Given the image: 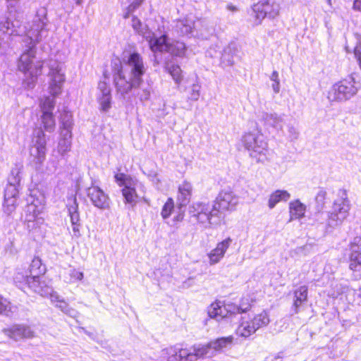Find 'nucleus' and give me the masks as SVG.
<instances>
[{
    "label": "nucleus",
    "instance_id": "1",
    "mask_svg": "<svg viewBox=\"0 0 361 361\" xmlns=\"http://www.w3.org/2000/svg\"><path fill=\"white\" fill-rule=\"evenodd\" d=\"M147 70L141 55L130 52L123 58L122 63H115L113 70L114 83L118 94L123 99L135 90L140 89L138 93L141 101H147L150 97L151 87H143L145 75Z\"/></svg>",
    "mask_w": 361,
    "mask_h": 361
},
{
    "label": "nucleus",
    "instance_id": "2",
    "mask_svg": "<svg viewBox=\"0 0 361 361\" xmlns=\"http://www.w3.org/2000/svg\"><path fill=\"white\" fill-rule=\"evenodd\" d=\"M37 21L34 30L30 31V35L24 37L21 42L22 54L18 60V69L32 79L42 73V63L36 60L37 44L48 36L49 29L43 28V21Z\"/></svg>",
    "mask_w": 361,
    "mask_h": 361
},
{
    "label": "nucleus",
    "instance_id": "3",
    "mask_svg": "<svg viewBox=\"0 0 361 361\" xmlns=\"http://www.w3.org/2000/svg\"><path fill=\"white\" fill-rule=\"evenodd\" d=\"M22 162L15 164L8 177V183L4 190L3 212L8 217L14 219V214L18 206L17 199L21 189L20 181L23 171Z\"/></svg>",
    "mask_w": 361,
    "mask_h": 361
},
{
    "label": "nucleus",
    "instance_id": "4",
    "mask_svg": "<svg viewBox=\"0 0 361 361\" xmlns=\"http://www.w3.org/2000/svg\"><path fill=\"white\" fill-rule=\"evenodd\" d=\"M49 69L48 75L49 77V91L53 97H46L41 102L43 113L45 111L52 112L54 108V97L61 94L63 84L65 82V74L62 71V65L56 60H49L48 63Z\"/></svg>",
    "mask_w": 361,
    "mask_h": 361
},
{
    "label": "nucleus",
    "instance_id": "5",
    "mask_svg": "<svg viewBox=\"0 0 361 361\" xmlns=\"http://www.w3.org/2000/svg\"><path fill=\"white\" fill-rule=\"evenodd\" d=\"M47 16V8L44 7H41L37 11L36 15L35 16L32 21V24L29 26V27H27V26L23 23V16L19 14L15 16L13 19L8 18L6 20H5L3 27H6V33L9 35L21 36L23 37H27L30 35V31L34 30L35 24H39L38 22H36L37 21L38 18H39L40 23L41 21H43V28L48 29L47 26L49 25V20ZM23 39V38H22V39Z\"/></svg>",
    "mask_w": 361,
    "mask_h": 361
},
{
    "label": "nucleus",
    "instance_id": "6",
    "mask_svg": "<svg viewBox=\"0 0 361 361\" xmlns=\"http://www.w3.org/2000/svg\"><path fill=\"white\" fill-rule=\"evenodd\" d=\"M245 148L250 157L257 163L267 160L268 145L264 135L257 129L246 133L242 139Z\"/></svg>",
    "mask_w": 361,
    "mask_h": 361
},
{
    "label": "nucleus",
    "instance_id": "7",
    "mask_svg": "<svg viewBox=\"0 0 361 361\" xmlns=\"http://www.w3.org/2000/svg\"><path fill=\"white\" fill-rule=\"evenodd\" d=\"M361 88L359 76L353 73L335 83L329 92L328 98L332 102H344L355 96Z\"/></svg>",
    "mask_w": 361,
    "mask_h": 361
},
{
    "label": "nucleus",
    "instance_id": "8",
    "mask_svg": "<svg viewBox=\"0 0 361 361\" xmlns=\"http://www.w3.org/2000/svg\"><path fill=\"white\" fill-rule=\"evenodd\" d=\"M337 198L333 204L331 211L329 212L326 220V229H334L341 226L349 214L350 208V201L348 199L346 192L340 190Z\"/></svg>",
    "mask_w": 361,
    "mask_h": 361
},
{
    "label": "nucleus",
    "instance_id": "9",
    "mask_svg": "<svg viewBox=\"0 0 361 361\" xmlns=\"http://www.w3.org/2000/svg\"><path fill=\"white\" fill-rule=\"evenodd\" d=\"M114 178L117 184L123 187L121 192L125 204H128L129 207L133 208L139 198L137 190L142 188V184L136 178L123 173H116Z\"/></svg>",
    "mask_w": 361,
    "mask_h": 361
},
{
    "label": "nucleus",
    "instance_id": "10",
    "mask_svg": "<svg viewBox=\"0 0 361 361\" xmlns=\"http://www.w3.org/2000/svg\"><path fill=\"white\" fill-rule=\"evenodd\" d=\"M198 345L184 348L179 345L165 348L161 351V358L166 361H196L202 356Z\"/></svg>",
    "mask_w": 361,
    "mask_h": 361
},
{
    "label": "nucleus",
    "instance_id": "11",
    "mask_svg": "<svg viewBox=\"0 0 361 361\" xmlns=\"http://www.w3.org/2000/svg\"><path fill=\"white\" fill-rule=\"evenodd\" d=\"M191 218L202 224L217 225L220 223L218 212L214 206L206 202H195L189 207Z\"/></svg>",
    "mask_w": 361,
    "mask_h": 361
},
{
    "label": "nucleus",
    "instance_id": "12",
    "mask_svg": "<svg viewBox=\"0 0 361 361\" xmlns=\"http://www.w3.org/2000/svg\"><path fill=\"white\" fill-rule=\"evenodd\" d=\"M270 320L267 312L263 311L255 315L252 319H245L241 317V322L236 329L239 336L247 338L253 334L259 328L266 326Z\"/></svg>",
    "mask_w": 361,
    "mask_h": 361
},
{
    "label": "nucleus",
    "instance_id": "13",
    "mask_svg": "<svg viewBox=\"0 0 361 361\" xmlns=\"http://www.w3.org/2000/svg\"><path fill=\"white\" fill-rule=\"evenodd\" d=\"M280 11L279 4L274 0H261L254 4L252 12L255 13V24L259 25L262 20L267 17L269 18H276Z\"/></svg>",
    "mask_w": 361,
    "mask_h": 361
},
{
    "label": "nucleus",
    "instance_id": "14",
    "mask_svg": "<svg viewBox=\"0 0 361 361\" xmlns=\"http://www.w3.org/2000/svg\"><path fill=\"white\" fill-rule=\"evenodd\" d=\"M238 203V197L230 190H222L216 197L213 206L214 209L218 212L219 221L224 217V212L233 211Z\"/></svg>",
    "mask_w": 361,
    "mask_h": 361
},
{
    "label": "nucleus",
    "instance_id": "15",
    "mask_svg": "<svg viewBox=\"0 0 361 361\" xmlns=\"http://www.w3.org/2000/svg\"><path fill=\"white\" fill-rule=\"evenodd\" d=\"M236 312H238L236 305L233 303L223 304L220 301L212 303L207 310L209 317L218 322H228V320L231 322L232 317L237 314Z\"/></svg>",
    "mask_w": 361,
    "mask_h": 361
},
{
    "label": "nucleus",
    "instance_id": "16",
    "mask_svg": "<svg viewBox=\"0 0 361 361\" xmlns=\"http://www.w3.org/2000/svg\"><path fill=\"white\" fill-rule=\"evenodd\" d=\"M349 269L354 280L361 278V237L356 236L349 245Z\"/></svg>",
    "mask_w": 361,
    "mask_h": 361
},
{
    "label": "nucleus",
    "instance_id": "17",
    "mask_svg": "<svg viewBox=\"0 0 361 361\" xmlns=\"http://www.w3.org/2000/svg\"><path fill=\"white\" fill-rule=\"evenodd\" d=\"M47 140L45 134L42 129H36L34 131L32 145L30 148V154L32 161L37 164H42L47 154Z\"/></svg>",
    "mask_w": 361,
    "mask_h": 361
},
{
    "label": "nucleus",
    "instance_id": "18",
    "mask_svg": "<svg viewBox=\"0 0 361 361\" xmlns=\"http://www.w3.org/2000/svg\"><path fill=\"white\" fill-rule=\"evenodd\" d=\"M39 203L38 200H30L25 206L24 213L20 215V220L26 225L29 231L36 228L43 222V219L38 216L40 213Z\"/></svg>",
    "mask_w": 361,
    "mask_h": 361
},
{
    "label": "nucleus",
    "instance_id": "19",
    "mask_svg": "<svg viewBox=\"0 0 361 361\" xmlns=\"http://www.w3.org/2000/svg\"><path fill=\"white\" fill-rule=\"evenodd\" d=\"M87 196L91 203L97 208L100 209H108L110 206V199L99 187L93 184L87 188Z\"/></svg>",
    "mask_w": 361,
    "mask_h": 361
},
{
    "label": "nucleus",
    "instance_id": "20",
    "mask_svg": "<svg viewBox=\"0 0 361 361\" xmlns=\"http://www.w3.org/2000/svg\"><path fill=\"white\" fill-rule=\"evenodd\" d=\"M66 207L71 219L73 235L75 237L79 238L81 235L80 229L82 224L80 222L78 203L75 196L68 198Z\"/></svg>",
    "mask_w": 361,
    "mask_h": 361
},
{
    "label": "nucleus",
    "instance_id": "21",
    "mask_svg": "<svg viewBox=\"0 0 361 361\" xmlns=\"http://www.w3.org/2000/svg\"><path fill=\"white\" fill-rule=\"evenodd\" d=\"M232 341V337H222L210 341L206 345H198L200 350V355H201L202 357L204 356L212 357L216 352L220 351L228 345H231Z\"/></svg>",
    "mask_w": 361,
    "mask_h": 361
},
{
    "label": "nucleus",
    "instance_id": "22",
    "mask_svg": "<svg viewBox=\"0 0 361 361\" xmlns=\"http://www.w3.org/2000/svg\"><path fill=\"white\" fill-rule=\"evenodd\" d=\"M4 334L10 338L18 341L23 338H31L35 336V331L30 326L25 324H13L3 329Z\"/></svg>",
    "mask_w": 361,
    "mask_h": 361
},
{
    "label": "nucleus",
    "instance_id": "23",
    "mask_svg": "<svg viewBox=\"0 0 361 361\" xmlns=\"http://www.w3.org/2000/svg\"><path fill=\"white\" fill-rule=\"evenodd\" d=\"M231 243L232 239L230 237L217 243L216 247L207 254L209 264L214 265L219 263L224 258Z\"/></svg>",
    "mask_w": 361,
    "mask_h": 361
},
{
    "label": "nucleus",
    "instance_id": "24",
    "mask_svg": "<svg viewBox=\"0 0 361 361\" xmlns=\"http://www.w3.org/2000/svg\"><path fill=\"white\" fill-rule=\"evenodd\" d=\"M259 119L264 121V124L270 126L277 130H281L284 123L283 115H278L276 113L262 112L259 116Z\"/></svg>",
    "mask_w": 361,
    "mask_h": 361
},
{
    "label": "nucleus",
    "instance_id": "25",
    "mask_svg": "<svg viewBox=\"0 0 361 361\" xmlns=\"http://www.w3.org/2000/svg\"><path fill=\"white\" fill-rule=\"evenodd\" d=\"M149 47L153 52H164L167 50L169 42H168V37L166 35H163L161 37H156L154 34H152L150 32L147 35Z\"/></svg>",
    "mask_w": 361,
    "mask_h": 361
},
{
    "label": "nucleus",
    "instance_id": "26",
    "mask_svg": "<svg viewBox=\"0 0 361 361\" xmlns=\"http://www.w3.org/2000/svg\"><path fill=\"white\" fill-rule=\"evenodd\" d=\"M196 23L188 18L178 20L175 26L176 31L181 36H192L197 25Z\"/></svg>",
    "mask_w": 361,
    "mask_h": 361
},
{
    "label": "nucleus",
    "instance_id": "27",
    "mask_svg": "<svg viewBox=\"0 0 361 361\" xmlns=\"http://www.w3.org/2000/svg\"><path fill=\"white\" fill-rule=\"evenodd\" d=\"M307 286H301L294 290L293 303L291 307L292 314H295L299 312V308L302 306V303L307 300Z\"/></svg>",
    "mask_w": 361,
    "mask_h": 361
},
{
    "label": "nucleus",
    "instance_id": "28",
    "mask_svg": "<svg viewBox=\"0 0 361 361\" xmlns=\"http://www.w3.org/2000/svg\"><path fill=\"white\" fill-rule=\"evenodd\" d=\"M192 186L190 183L185 180L178 187V201L180 205L185 206L192 196Z\"/></svg>",
    "mask_w": 361,
    "mask_h": 361
},
{
    "label": "nucleus",
    "instance_id": "29",
    "mask_svg": "<svg viewBox=\"0 0 361 361\" xmlns=\"http://www.w3.org/2000/svg\"><path fill=\"white\" fill-rule=\"evenodd\" d=\"M42 279V277L41 275H38V276H31L26 288L43 297H47L48 295L51 293V288H45L44 290L42 289L39 286Z\"/></svg>",
    "mask_w": 361,
    "mask_h": 361
},
{
    "label": "nucleus",
    "instance_id": "30",
    "mask_svg": "<svg viewBox=\"0 0 361 361\" xmlns=\"http://www.w3.org/2000/svg\"><path fill=\"white\" fill-rule=\"evenodd\" d=\"M306 206L299 200H295L289 203L290 221L294 219H300L304 216Z\"/></svg>",
    "mask_w": 361,
    "mask_h": 361
},
{
    "label": "nucleus",
    "instance_id": "31",
    "mask_svg": "<svg viewBox=\"0 0 361 361\" xmlns=\"http://www.w3.org/2000/svg\"><path fill=\"white\" fill-rule=\"evenodd\" d=\"M195 25H197L195 29L196 35L202 39H208L214 34V27L209 26L205 20H198Z\"/></svg>",
    "mask_w": 361,
    "mask_h": 361
},
{
    "label": "nucleus",
    "instance_id": "32",
    "mask_svg": "<svg viewBox=\"0 0 361 361\" xmlns=\"http://www.w3.org/2000/svg\"><path fill=\"white\" fill-rule=\"evenodd\" d=\"M30 276L28 271L18 268L13 276V281L19 288L25 291Z\"/></svg>",
    "mask_w": 361,
    "mask_h": 361
},
{
    "label": "nucleus",
    "instance_id": "33",
    "mask_svg": "<svg viewBox=\"0 0 361 361\" xmlns=\"http://www.w3.org/2000/svg\"><path fill=\"white\" fill-rule=\"evenodd\" d=\"M290 197V195L287 190H277L270 195L268 206L270 209H273L276 204L282 201L286 202Z\"/></svg>",
    "mask_w": 361,
    "mask_h": 361
},
{
    "label": "nucleus",
    "instance_id": "34",
    "mask_svg": "<svg viewBox=\"0 0 361 361\" xmlns=\"http://www.w3.org/2000/svg\"><path fill=\"white\" fill-rule=\"evenodd\" d=\"M61 138L59 142V151L63 154L71 149L72 133L68 130H61Z\"/></svg>",
    "mask_w": 361,
    "mask_h": 361
},
{
    "label": "nucleus",
    "instance_id": "35",
    "mask_svg": "<svg viewBox=\"0 0 361 361\" xmlns=\"http://www.w3.org/2000/svg\"><path fill=\"white\" fill-rule=\"evenodd\" d=\"M185 50L186 47L185 43L180 41H175L169 44L166 52L176 56L182 57L185 55Z\"/></svg>",
    "mask_w": 361,
    "mask_h": 361
},
{
    "label": "nucleus",
    "instance_id": "36",
    "mask_svg": "<svg viewBox=\"0 0 361 361\" xmlns=\"http://www.w3.org/2000/svg\"><path fill=\"white\" fill-rule=\"evenodd\" d=\"M16 309L8 300L0 295V315L12 317Z\"/></svg>",
    "mask_w": 361,
    "mask_h": 361
},
{
    "label": "nucleus",
    "instance_id": "37",
    "mask_svg": "<svg viewBox=\"0 0 361 361\" xmlns=\"http://www.w3.org/2000/svg\"><path fill=\"white\" fill-rule=\"evenodd\" d=\"M46 271V267L42 264V260L39 257H35L28 270V272L31 276H38V275H42Z\"/></svg>",
    "mask_w": 361,
    "mask_h": 361
},
{
    "label": "nucleus",
    "instance_id": "38",
    "mask_svg": "<svg viewBox=\"0 0 361 361\" xmlns=\"http://www.w3.org/2000/svg\"><path fill=\"white\" fill-rule=\"evenodd\" d=\"M42 121L44 128L48 131L51 132L55 127V121L52 112L45 111L42 116Z\"/></svg>",
    "mask_w": 361,
    "mask_h": 361
},
{
    "label": "nucleus",
    "instance_id": "39",
    "mask_svg": "<svg viewBox=\"0 0 361 361\" xmlns=\"http://www.w3.org/2000/svg\"><path fill=\"white\" fill-rule=\"evenodd\" d=\"M56 307L71 318L76 319L79 316V312L64 300L61 301L59 304H56Z\"/></svg>",
    "mask_w": 361,
    "mask_h": 361
},
{
    "label": "nucleus",
    "instance_id": "40",
    "mask_svg": "<svg viewBox=\"0 0 361 361\" xmlns=\"http://www.w3.org/2000/svg\"><path fill=\"white\" fill-rule=\"evenodd\" d=\"M72 126V114L70 112L64 111L61 115V131L68 130L70 133H71Z\"/></svg>",
    "mask_w": 361,
    "mask_h": 361
},
{
    "label": "nucleus",
    "instance_id": "41",
    "mask_svg": "<svg viewBox=\"0 0 361 361\" xmlns=\"http://www.w3.org/2000/svg\"><path fill=\"white\" fill-rule=\"evenodd\" d=\"M233 54L234 50L231 47V46H228L224 49L221 56V63L225 66H230L233 65L234 59H233Z\"/></svg>",
    "mask_w": 361,
    "mask_h": 361
},
{
    "label": "nucleus",
    "instance_id": "42",
    "mask_svg": "<svg viewBox=\"0 0 361 361\" xmlns=\"http://www.w3.org/2000/svg\"><path fill=\"white\" fill-rule=\"evenodd\" d=\"M132 27L133 30L138 34L143 35L146 39H148V30L146 26L143 25L140 19L133 16L132 18Z\"/></svg>",
    "mask_w": 361,
    "mask_h": 361
},
{
    "label": "nucleus",
    "instance_id": "43",
    "mask_svg": "<svg viewBox=\"0 0 361 361\" xmlns=\"http://www.w3.org/2000/svg\"><path fill=\"white\" fill-rule=\"evenodd\" d=\"M326 197V192L324 189H319L316 197L315 202L317 203V210L318 212V215H323L324 213L321 212L323 209L325 204V200Z\"/></svg>",
    "mask_w": 361,
    "mask_h": 361
},
{
    "label": "nucleus",
    "instance_id": "44",
    "mask_svg": "<svg viewBox=\"0 0 361 361\" xmlns=\"http://www.w3.org/2000/svg\"><path fill=\"white\" fill-rule=\"evenodd\" d=\"M166 69L176 83L179 84L182 80V71L178 65L167 64Z\"/></svg>",
    "mask_w": 361,
    "mask_h": 361
},
{
    "label": "nucleus",
    "instance_id": "45",
    "mask_svg": "<svg viewBox=\"0 0 361 361\" xmlns=\"http://www.w3.org/2000/svg\"><path fill=\"white\" fill-rule=\"evenodd\" d=\"M97 99L99 104V110L102 112H108L111 108V96H97Z\"/></svg>",
    "mask_w": 361,
    "mask_h": 361
},
{
    "label": "nucleus",
    "instance_id": "46",
    "mask_svg": "<svg viewBox=\"0 0 361 361\" xmlns=\"http://www.w3.org/2000/svg\"><path fill=\"white\" fill-rule=\"evenodd\" d=\"M174 209V202L172 198H168L167 201L164 204L161 215L164 219L169 218Z\"/></svg>",
    "mask_w": 361,
    "mask_h": 361
},
{
    "label": "nucleus",
    "instance_id": "47",
    "mask_svg": "<svg viewBox=\"0 0 361 361\" xmlns=\"http://www.w3.org/2000/svg\"><path fill=\"white\" fill-rule=\"evenodd\" d=\"M251 301L252 300L247 297L243 298L239 305H237L238 312H236V313L240 314L248 311L251 307Z\"/></svg>",
    "mask_w": 361,
    "mask_h": 361
},
{
    "label": "nucleus",
    "instance_id": "48",
    "mask_svg": "<svg viewBox=\"0 0 361 361\" xmlns=\"http://www.w3.org/2000/svg\"><path fill=\"white\" fill-rule=\"evenodd\" d=\"M97 89L99 90V94L97 96H111V88L106 82L99 81L98 83Z\"/></svg>",
    "mask_w": 361,
    "mask_h": 361
},
{
    "label": "nucleus",
    "instance_id": "49",
    "mask_svg": "<svg viewBox=\"0 0 361 361\" xmlns=\"http://www.w3.org/2000/svg\"><path fill=\"white\" fill-rule=\"evenodd\" d=\"M314 250V245L312 244L307 243L303 246L298 247L295 251V253L299 255L306 256L310 254Z\"/></svg>",
    "mask_w": 361,
    "mask_h": 361
},
{
    "label": "nucleus",
    "instance_id": "50",
    "mask_svg": "<svg viewBox=\"0 0 361 361\" xmlns=\"http://www.w3.org/2000/svg\"><path fill=\"white\" fill-rule=\"evenodd\" d=\"M270 80L273 81L272 89L274 93L277 94L280 92V80L279 78V73L276 71H274L270 75Z\"/></svg>",
    "mask_w": 361,
    "mask_h": 361
},
{
    "label": "nucleus",
    "instance_id": "51",
    "mask_svg": "<svg viewBox=\"0 0 361 361\" xmlns=\"http://www.w3.org/2000/svg\"><path fill=\"white\" fill-rule=\"evenodd\" d=\"M143 1L144 0H135L133 2H132L126 9V12L123 16L124 18H129L130 15L141 5Z\"/></svg>",
    "mask_w": 361,
    "mask_h": 361
},
{
    "label": "nucleus",
    "instance_id": "52",
    "mask_svg": "<svg viewBox=\"0 0 361 361\" xmlns=\"http://www.w3.org/2000/svg\"><path fill=\"white\" fill-rule=\"evenodd\" d=\"M200 88L201 87L199 84H192L188 99L192 101L198 100L200 95Z\"/></svg>",
    "mask_w": 361,
    "mask_h": 361
},
{
    "label": "nucleus",
    "instance_id": "53",
    "mask_svg": "<svg viewBox=\"0 0 361 361\" xmlns=\"http://www.w3.org/2000/svg\"><path fill=\"white\" fill-rule=\"evenodd\" d=\"M47 297H49L52 303L59 304L61 301H63V300L60 299V296L53 290L51 288V293L48 295Z\"/></svg>",
    "mask_w": 361,
    "mask_h": 361
},
{
    "label": "nucleus",
    "instance_id": "54",
    "mask_svg": "<svg viewBox=\"0 0 361 361\" xmlns=\"http://www.w3.org/2000/svg\"><path fill=\"white\" fill-rule=\"evenodd\" d=\"M70 276L72 279L80 281L83 279V273L76 269H72L70 273Z\"/></svg>",
    "mask_w": 361,
    "mask_h": 361
},
{
    "label": "nucleus",
    "instance_id": "55",
    "mask_svg": "<svg viewBox=\"0 0 361 361\" xmlns=\"http://www.w3.org/2000/svg\"><path fill=\"white\" fill-rule=\"evenodd\" d=\"M288 133H289V137H290L291 140L298 139V135H299V132L293 126L288 127Z\"/></svg>",
    "mask_w": 361,
    "mask_h": 361
},
{
    "label": "nucleus",
    "instance_id": "56",
    "mask_svg": "<svg viewBox=\"0 0 361 361\" xmlns=\"http://www.w3.org/2000/svg\"><path fill=\"white\" fill-rule=\"evenodd\" d=\"M354 55L359 63L360 68H361V47H356L355 48Z\"/></svg>",
    "mask_w": 361,
    "mask_h": 361
},
{
    "label": "nucleus",
    "instance_id": "57",
    "mask_svg": "<svg viewBox=\"0 0 361 361\" xmlns=\"http://www.w3.org/2000/svg\"><path fill=\"white\" fill-rule=\"evenodd\" d=\"M353 9L361 12V0H355L354 1Z\"/></svg>",
    "mask_w": 361,
    "mask_h": 361
},
{
    "label": "nucleus",
    "instance_id": "58",
    "mask_svg": "<svg viewBox=\"0 0 361 361\" xmlns=\"http://www.w3.org/2000/svg\"><path fill=\"white\" fill-rule=\"evenodd\" d=\"M20 0H6V1L8 3V6L10 7H15L16 5L20 1Z\"/></svg>",
    "mask_w": 361,
    "mask_h": 361
},
{
    "label": "nucleus",
    "instance_id": "59",
    "mask_svg": "<svg viewBox=\"0 0 361 361\" xmlns=\"http://www.w3.org/2000/svg\"><path fill=\"white\" fill-rule=\"evenodd\" d=\"M42 289H45V288H52L51 286H49L45 281L42 280L40 282V284L39 286Z\"/></svg>",
    "mask_w": 361,
    "mask_h": 361
},
{
    "label": "nucleus",
    "instance_id": "60",
    "mask_svg": "<svg viewBox=\"0 0 361 361\" xmlns=\"http://www.w3.org/2000/svg\"><path fill=\"white\" fill-rule=\"evenodd\" d=\"M323 216H324V217H322V219H324V217H326V214H324L323 215H318V212H317V213L315 214L316 220H317V221H319V219L320 217Z\"/></svg>",
    "mask_w": 361,
    "mask_h": 361
},
{
    "label": "nucleus",
    "instance_id": "61",
    "mask_svg": "<svg viewBox=\"0 0 361 361\" xmlns=\"http://www.w3.org/2000/svg\"><path fill=\"white\" fill-rule=\"evenodd\" d=\"M183 219V214H178L176 217V219L177 221H181L182 219Z\"/></svg>",
    "mask_w": 361,
    "mask_h": 361
},
{
    "label": "nucleus",
    "instance_id": "62",
    "mask_svg": "<svg viewBox=\"0 0 361 361\" xmlns=\"http://www.w3.org/2000/svg\"><path fill=\"white\" fill-rule=\"evenodd\" d=\"M75 1L76 4H78V5H80L82 3V0H75Z\"/></svg>",
    "mask_w": 361,
    "mask_h": 361
},
{
    "label": "nucleus",
    "instance_id": "63",
    "mask_svg": "<svg viewBox=\"0 0 361 361\" xmlns=\"http://www.w3.org/2000/svg\"><path fill=\"white\" fill-rule=\"evenodd\" d=\"M6 48H4V49L3 47H1V48L0 49V54H3V53L4 52V51L6 50Z\"/></svg>",
    "mask_w": 361,
    "mask_h": 361
},
{
    "label": "nucleus",
    "instance_id": "64",
    "mask_svg": "<svg viewBox=\"0 0 361 361\" xmlns=\"http://www.w3.org/2000/svg\"><path fill=\"white\" fill-rule=\"evenodd\" d=\"M326 1L329 6H331V0H326Z\"/></svg>",
    "mask_w": 361,
    "mask_h": 361
}]
</instances>
